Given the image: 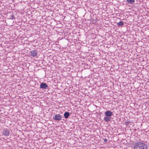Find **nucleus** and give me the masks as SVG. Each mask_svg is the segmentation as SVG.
Masks as SVG:
<instances>
[{"label":"nucleus","instance_id":"1","mask_svg":"<svg viewBox=\"0 0 149 149\" xmlns=\"http://www.w3.org/2000/svg\"><path fill=\"white\" fill-rule=\"evenodd\" d=\"M134 149H148L147 145L142 142H137L134 144Z\"/></svg>","mask_w":149,"mask_h":149},{"label":"nucleus","instance_id":"2","mask_svg":"<svg viewBox=\"0 0 149 149\" xmlns=\"http://www.w3.org/2000/svg\"><path fill=\"white\" fill-rule=\"evenodd\" d=\"M62 117L61 115L60 114H55L54 116L53 117V118L56 120L59 121L62 119Z\"/></svg>","mask_w":149,"mask_h":149},{"label":"nucleus","instance_id":"3","mask_svg":"<svg viewBox=\"0 0 149 149\" xmlns=\"http://www.w3.org/2000/svg\"><path fill=\"white\" fill-rule=\"evenodd\" d=\"M3 134L6 136H9L10 134L9 130L7 128H5L3 131Z\"/></svg>","mask_w":149,"mask_h":149},{"label":"nucleus","instance_id":"4","mask_svg":"<svg viewBox=\"0 0 149 149\" xmlns=\"http://www.w3.org/2000/svg\"><path fill=\"white\" fill-rule=\"evenodd\" d=\"M30 55L31 56L33 57H35L37 56L38 52L37 51L33 50L30 51Z\"/></svg>","mask_w":149,"mask_h":149},{"label":"nucleus","instance_id":"5","mask_svg":"<svg viewBox=\"0 0 149 149\" xmlns=\"http://www.w3.org/2000/svg\"><path fill=\"white\" fill-rule=\"evenodd\" d=\"M40 88L43 89H46L48 87L47 85L45 83H42L40 85Z\"/></svg>","mask_w":149,"mask_h":149},{"label":"nucleus","instance_id":"6","mask_svg":"<svg viewBox=\"0 0 149 149\" xmlns=\"http://www.w3.org/2000/svg\"><path fill=\"white\" fill-rule=\"evenodd\" d=\"M105 114L106 116L111 117V116L113 115V113L111 111L108 110L105 112Z\"/></svg>","mask_w":149,"mask_h":149},{"label":"nucleus","instance_id":"7","mask_svg":"<svg viewBox=\"0 0 149 149\" xmlns=\"http://www.w3.org/2000/svg\"><path fill=\"white\" fill-rule=\"evenodd\" d=\"M111 120V117L107 116H105L104 118V120L105 121V122H107L108 121H110Z\"/></svg>","mask_w":149,"mask_h":149},{"label":"nucleus","instance_id":"8","mask_svg":"<svg viewBox=\"0 0 149 149\" xmlns=\"http://www.w3.org/2000/svg\"><path fill=\"white\" fill-rule=\"evenodd\" d=\"M70 115V113L67 111L65 112L64 114V116L65 118H67Z\"/></svg>","mask_w":149,"mask_h":149},{"label":"nucleus","instance_id":"9","mask_svg":"<svg viewBox=\"0 0 149 149\" xmlns=\"http://www.w3.org/2000/svg\"><path fill=\"white\" fill-rule=\"evenodd\" d=\"M128 3L132 4L135 1V0H126Z\"/></svg>","mask_w":149,"mask_h":149},{"label":"nucleus","instance_id":"10","mask_svg":"<svg viewBox=\"0 0 149 149\" xmlns=\"http://www.w3.org/2000/svg\"><path fill=\"white\" fill-rule=\"evenodd\" d=\"M124 23L122 21H120L119 22L117 23V25L119 26H121L123 25Z\"/></svg>","mask_w":149,"mask_h":149},{"label":"nucleus","instance_id":"11","mask_svg":"<svg viewBox=\"0 0 149 149\" xmlns=\"http://www.w3.org/2000/svg\"><path fill=\"white\" fill-rule=\"evenodd\" d=\"M11 16L10 19H15V17H14L13 15H12Z\"/></svg>","mask_w":149,"mask_h":149},{"label":"nucleus","instance_id":"12","mask_svg":"<svg viewBox=\"0 0 149 149\" xmlns=\"http://www.w3.org/2000/svg\"><path fill=\"white\" fill-rule=\"evenodd\" d=\"M104 142H106L108 140L107 139L105 138L104 139Z\"/></svg>","mask_w":149,"mask_h":149},{"label":"nucleus","instance_id":"13","mask_svg":"<svg viewBox=\"0 0 149 149\" xmlns=\"http://www.w3.org/2000/svg\"><path fill=\"white\" fill-rule=\"evenodd\" d=\"M126 123V125H128L129 123H130V121H129V122H126L125 123Z\"/></svg>","mask_w":149,"mask_h":149}]
</instances>
